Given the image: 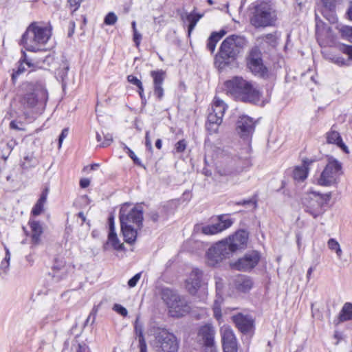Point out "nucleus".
<instances>
[{
	"mask_svg": "<svg viewBox=\"0 0 352 352\" xmlns=\"http://www.w3.org/2000/svg\"><path fill=\"white\" fill-rule=\"evenodd\" d=\"M217 231L220 233L229 228L233 224V220L228 218L226 214H221L217 217V222L212 223Z\"/></svg>",
	"mask_w": 352,
	"mask_h": 352,
	"instance_id": "bb28decb",
	"label": "nucleus"
},
{
	"mask_svg": "<svg viewBox=\"0 0 352 352\" xmlns=\"http://www.w3.org/2000/svg\"><path fill=\"white\" fill-rule=\"evenodd\" d=\"M97 311H98L97 308H96V307H94V309H92L91 312L90 313L89 316L87 318V320L85 321V324H87L89 323L91 317H93L92 322H94Z\"/></svg>",
	"mask_w": 352,
	"mask_h": 352,
	"instance_id": "69168bd1",
	"label": "nucleus"
},
{
	"mask_svg": "<svg viewBox=\"0 0 352 352\" xmlns=\"http://www.w3.org/2000/svg\"><path fill=\"white\" fill-rule=\"evenodd\" d=\"M149 218L151 220H152L153 222H157L159 220V214L155 211H152L149 213Z\"/></svg>",
	"mask_w": 352,
	"mask_h": 352,
	"instance_id": "338daca9",
	"label": "nucleus"
},
{
	"mask_svg": "<svg viewBox=\"0 0 352 352\" xmlns=\"http://www.w3.org/2000/svg\"><path fill=\"white\" fill-rule=\"evenodd\" d=\"M217 32H212L208 40L207 47L211 52H213L214 51L217 42L219 41V39H217V37H215L217 36Z\"/></svg>",
	"mask_w": 352,
	"mask_h": 352,
	"instance_id": "f704fd0d",
	"label": "nucleus"
},
{
	"mask_svg": "<svg viewBox=\"0 0 352 352\" xmlns=\"http://www.w3.org/2000/svg\"><path fill=\"white\" fill-rule=\"evenodd\" d=\"M141 38L142 35L138 32L137 30H135V31H133V41L137 47L140 45Z\"/></svg>",
	"mask_w": 352,
	"mask_h": 352,
	"instance_id": "680f3d73",
	"label": "nucleus"
},
{
	"mask_svg": "<svg viewBox=\"0 0 352 352\" xmlns=\"http://www.w3.org/2000/svg\"><path fill=\"white\" fill-rule=\"evenodd\" d=\"M127 80L130 83L137 86L138 89H142V82L137 77L133 75H129L127 76Z\"/></svg>",
	"mask_w": 352,
	"mask_h": 352,
	"instance_id": "a18cd8bd",
	"label": "nucleus"
},
{
	"mask_svg": "<svg viewBox=\"0 0 352 352\" xmlns=\"http://www.w3.org/2000/svg\"><path fill=\"white\" fill-rule=\"evenodd\" d=\"M331 61L339 66H343L346 65V60H344V58L341 56H333L331 58Z\"/></svg>",
	"mask_w": 352,
	"mask_h": 352,
	"instance_id": "3c124183",
	"label": "nucleus"
},
{
	"mask_svg": "<svg viewBox=\"0 0 352 352\" xmlns=\"http://www.w3.org/2000/svg\"><path fill=\"white\" fill-rule=\"evenodd\" d=\"M21 126H22V123L21 122H16V120H12L10 123V128L12 129L17 131L23 130Z\"/></svg>",
	"mask_w": 352,
	"mask_h": 352,
	"instance_id": "5fc2aeb1",
	"label": "nucleus"
},
{
	"mask_svg": "<svg viewBox=\"0 0 352 352\" xmlns=\"http://www.w3.org/2000/svg\"><path fill=\"white\" fill-rule=\"evenodd\" d=\"M43 206L44 203L40 202V201L38 200L32 210V214L34 216H38L41 214L43 210Z\"/></svg>",
	"mask_w": 352,
	"mask_h": 352,
	"instance_id": "a19ab883",
	"label": "nucleus"
},
{
	"mask_svg": "<svg viewBox=\"0 0 352 352\" xmlns=\"http://www.w3.org/2000/svg\"><path fill=\"white\" fill-rule=\"evenodd\" d=\"M187 143L184 140H179L175 144V150L178 153H182L186 148Z\"/></svg>",
	"mask_w": 352,
	"mask_h": 352,
	"instance_id": "49530a36",
	"label": "nucleus"
},
{
	"mask_svg": "<svg viewBox=\"0 0 352 352\" xmlns=\"http://www.w3.org/2000/svg\"><path fill=\"white\" fill-rule=\"evenodd\" d=\"M141 273H138L135 276H133L131 278H130L128 281V285L129 287H134L136 286L138 282L140 279Z\"/></svg>",
	"mask_w": 352,
	"mask_h": 352,
	"instance_id": "de8ad7c7",
	"label": "nucleus"
},
{
	"mask_svg": "<svg viewBox=\"0 0 352 352\" xmlns=\"http://www.w3.org/2000/svg\"><path fill=\"white\" fill-rule=\"evenodd\" d=\"M248 239V233L244 230H240L223 241H226L228 247L233 254L236 251L244 249L246 247Z\"/></svg>",
	"mask_w": 352,
	"mask_h": 352,
	"instance_id": "f3484780",
	"label": "nucleus"
},
{
	"mask_svg": "<svg viewBox=\"0 0 352 352\" xmlns=\"http://www.w3.org/2000/svg\"><path fill=\"white\" fill-rule=\"evenodd\" d=\"M227 94L235 99L243 102H256L258 101L260 93L252 82L242 77L235 76L225 82Z\"/></svg>",
	"mask_w": 352,
	"mask_h": 352,
	"instance_id": "7ed1b4c3",
	"label": "nucleus"
},
{
	"mask_svg": "<svg viewBox=\"0 0 352 352\" xmlns=\"http://www.w3.org/2000/svg\"><path fill=\"white\" fill-rule=\"evenodd\" d=\"M314 160L305 158L300 166H296L293 171V178L298 182L305 181L309 173V167L314 163Z\"/></svg>",
	"mask_w": 352,
	"mask_h": 352,
	"instance_id": "412c9836",
	"label": "nucleus"
},
{
	"mask_svg": "<svg viewBox=\"0 0 352 352\" xmlns=\"http://www.w3.org/2000/svg\"><path fill=\"white\" fill-rule=\"evenodd\" d=\"M227 109V104L217 96L214 98L211 111L208 113V120L206 124V129L210 134L217 133Z\"/></svg>",
	"mask_w": 352,
	"mask_h": 352,
	"instance_id": "1a4fd4ad",
	"label": "nucleus"
},
{
	"mask_svg": "<svg viewBox=\"0 0 352 352\" xmlns=\"http://www.w3.org/2000/svg\"><path fill=\"white\" fill-rule=\"evenodd\" d=\"M342 51L344 54H347L350 59H352V45H344Z\"/></svg>",
	"mask_w": 352,
	"mask_h": 352,
	"instance_id": "13d9d810",
	"label": "nucleus"
},
{
	"mask_svg": "<svg viewBox=\"0 0 352 352\" xmlns=\"http://www.w3.org/2000/svg\"><path fill=\"white\" fill-rule=\"evenodd\" d=\"M213 311H214V317L216 318L219 319L221 316V309L218 305L217 300H215V302H214Z\"/></svg>",
	"mask_w": 352,
	"mask_h": 352,
	"instance_id": "6e6d98bb",
	"label": "nucleus"
},
{
	"mask_svg": "<svg viewBox=\"0 0 352 352\" xmlns=\"http://www.w3.org/2000/svg\"><path fill=\"white\" fill-rule=\"evenodd\" d=\"M67 276L66 270L63 268L56 269V267H53L52 277L55 281L58 282L63 279Z\"/></svg>",
	"mask_w": 352,
	"mask_h": 352,
	"instance_id": "72a5a7b5",
	"label": "nucleus"
},
{
	"mask_svg": "<svg viewBox=\"0 0 352 352\" xmlns=\"http://www.w3.org/2000/svg\"><path fill=\"white\" fill-rule=\"evenodd\" d=\"M236 289L242 292H248L253 285L252 280L247 276H239L234 280Z\"/></svg>",
	"mask_w": 352,
	"mask_h": 352,
	"instance_id": "a878e982",
	"label": "nucleus"
},
{
	"mask_svg": "<svg viewBox=\"0 0 352 352\" xmlns=\"http://www.w3.org/2000/svg\"><path fill=\"white\" fill-rule=\"evenodd\" d=\"M52 36V28L41 22H32L27 28L21 39V45L29 52H47L45 45Z\"/></svg>",
	"mask_w": 352,
	"mask_h": 352,
	"instance_id": "f257e3e1",
	"label": "nucleus"
},
{
	"mask_svg": "<svg viewBox=\"0 0 352 352\" xmlns=\"http://www.w3.org/2000/svg\"><path fill=\"white\" fill-rule=\"evenodd\" d=\"M157 346L163 352H177L178 342L175 336L166 329H159L155 333Z\"/></svg>",
	"mask_w": 352,
	"mask_h": 352,
	"instance_id": "9b49d317",
	"label": "nucleus"
},
{
	"mask_svg": "<svg viewBox=\"0 0 352 352\" xmlns=\"http://www.w3.org/2000/svg\"><path fill=\"white\" fill-rule=\"evenodd\" d=\"M277 19L276 11L270 2L258 1L254 6L250 23L256 28L273 26Z\"/></svg>",
	"mask_w": 352,
	"mask_h": 352,
	"instance_id": "39448f33",
	"label": "nucleus"
},
{
	"mask_svg": "<svg viewBox=\"0 0 352 352\" xmlns=\"http://www.w3.org/2000/svg\"><path fill=\"white\" fill-rule=\"evenodd\" d=\"M232 320L239 330L243 333H249L254 329V320L249 315L237 314L234 315Z\"/></svg>",
	"mask_w": 352,
	"mask_h": 352,
	"instance_id": "a211bd4d",
	"label": "nucleus"
},
{
	"mask_svg": "<svg viewBox=\"0 0 352 352\" xmlns=\"http://www.w3.org/2000/svg\"><path fill=\"white\" fill-rule=\"evenodd\" d=\"M203 272L199 269H194L186 280V288L188 292L195 295L201 287Z\"/></svg>",
	"mask_w": 352,
	"mask_h": 352,
	"instance_id": "6ab92c4d",
	"label": "nucleus"
},
{
	"mask_svg": "<svg viewBox=\"0 0 352 352\" xmlns=\"http://www.w3.org/2000/svg\"><path fill=\"white\" fill-rule=\"evenodd\" d=\"M145 145H146V147L149 151H152L153 147H152L151 140L150 136H149V131H146V136H145Z\"/></svg>",
	"mask_w": 352,
	"mask_h": 352,
	"instance_id": "052dcab7",
	"label": "nucleus"
},
{
	"mask_svg": "<svg viewBox=\"0 0 352 352\" xmlns=\"http://www.w3.org/2000/svg\"><path fill=\"white\" fill-rule=\"evenodd\" d=\"M250 165V162L248 157L241 159L239 158L236 162V167L233 170L228 171V173H223L224 175L231 174L233 172L242 171L245 168L248 167ZM221 175L223 173H221Z\"/></svg>",
	"mask_w": 352,
	"mask_h": 352,
	"instance_id": "c756f323",
	"label": "nucleus"
},
{
	"mask_svg": "<svg viewBox=\"0 0 352 352\" xmlns=\"http://www.w3.org/2000/svg\"><path fill=\"white\" fill-rule=\"evenodd\" d=\"M49 192V188L46 187L42 192L39 199H38L40 202L45 203Z\"/></svg>",
	"mask_w": 352,
	"mask_h": 352,
	"instance_id": "bf43d9fd",
	"label": "nucleus"
},
{
	"mask_svg": "<svg viewBox=\"0 0 352 352\" xmlns=\"http://www.w3.org/2000/svg\"><path fill=\"white\" fill-rule=\"evenodd\" d=\"M247 45L248 41L244 36L233 34L227 37L221 44L215 56L217 67L223 69L234 62Z\"/></svg>",
	"mask_w": 352,
	"mask_h": 352,
	"instance_id": "f03ea898",
	"label": "nucleus"
},
{
	"mask_svg": "<svg viewBox=\"0 0 352 352\" xmlns=\"http://www.w3.org/2000/svg\"><path fill=\"white\" fill-rule=\"evenodd\" d=\"M120 225L124 241L129 244L133 243L137 237V230L138 228L133 226H128L125 224Z\"/></svg>",
	"mask_w": 352,
	"mask_h": 352,
	"instance_id": "393cba45",
	"label": "nucleus"
},
{
	"mask_svg": "<svg viewBox=\"0 0 352 352\" xmlns=\"http://www.w3.org/2000/svg\"><path fill=\"white\" fill-rule=\"evenodd\" d=\"M331 197V192L320 194L316 192H309L303 199V205L306 212L314 218L322 215L325 212V206Z\"/></svg>",
	"mask_w": 352,
	"mask_h": 352,
	"instance_id": "0eeeda50",
	"label": "nucleus"
},
{
	"mask_svg": "<svg viewBox=\"0 0 352 352\" xmlns=\"http://www.w3.org/2000/svg\"><path fill=\"white\" fill-rule=\"evenodd\" d=\"M214 279H215L217 294L219 295L220 293L221 292V290H222L223 286V279L221 278L217 277V276H215Z\"/></svg>",
	"mask_w": 352,
	"mask_h": 352,
	"instance_id": "09e8293b",
	"label": "nucleus"
},
{
	"mask_svg": "<svg viewBox=\"0 0 352 352\" xmlns=\"http://www.w3.org/2000/svg\"><path fill=\"white\" fill-rule=\"evenodd\" d=\"M77 352H90L89 347L85 344H79Z\"/></svg>",
	"mask_w": 352,
	"mask_h": 352,
	"instance_id": "774afa93",
	"label": "nucleus"
},
{
	"mask_svg": "<svg viewBox=\"0 0 352 352\" xmlns=\"http://www.w3.org/2000/svg\"><path fill=\"white\" fill-rule=\"evenodd\" d=\"M221 334L223 352H237L236 339L232 330L224 328Z\"/></svg>",
	"mask_w": 352,
	"mask_h": 352,
	"instance_id": "aec40b11",
	"label": "nucleus"
},
{
	"mask_svg": "<svg viewBox=\"0 0 352 352\" xmlns=\"http://www.w3.org/2000/svg\"><path fill=\"white\" fill-rule=\"evenodd\" d=\"M124 149L126 151L128 155L133 160V162L140 166H142L141 161L139 158L135 155L134 152L131 150L126 145H124Z\"/></svg>",
	"mask_w": 352,
	"mask_h": 352,
	"instance_id": "58836bf2",
	"label": "nucleus"
},
{
	"mask_svg": "<svg viewBox=\"0 0 352 352\" xmlns=\"http://www.w3.org/2000/svg\"><path fill=\"white\" fill-rule=\"evenodd\" d=\"M326 139L328 144H336L345 153H349L348 147L342 142V138L338 131L331 129L326 133Z\"/></svg>",
	"mask_w": 352,
	"mask_h": 352,
	"instance_id": "5701e85b",
	"label": "nucleus"
},
{
	"mask_svg": "<svg viewBox=\"0 0 352 352\" xmlns=\"http://www.w3.org/2000/svg\"><path fill=\"white\" fill-rule=\"evenodd\" d=\"M139 347L140 352H147L146 343L144 338L143 331L141 329L139 333Z\"/></svg>",
	"mask_w": 352,
	"mask_h": 352,
	"instance_id": "ea45409f",
	"label": "nucleus"
},
{
	"mask_svg": "<svg viewBox=\"0 0 352 352\" xmlns=\"http://www.w3.org/2000/svg\"><path fill=\"white\" fill-rule=\"evenodd\" d=\"M36 160L34 157L33 154H30L24 157L23 161L21 163V167L23 169H28L32 167L36 166Z\"/></svg>",
	"mask_w": 352,
	"mask_h": 352,
	"instance_id": "2f4dec72",
	"label": "nucleus"
},
{
	"mask_svg": "<svg viewBox=\"0 0 352 352\" xmlns=\"http://www.w3.org/2000/svg\"><path fill=\"white\" fill-rule=\"evenodd\" d=\"M32 232V241L34 244H38L40 242V237L43 233V228L38 221H31L29 222Z\"/></svg>",
	"mask_w": 352,
	"mask_h": 352,
	"instance_id": "c85d7f7f",
	"label": "nucleus"
},
{
	"mask_svg": "<svg viewBox=\"0 0 352 352\" xmlns=\"http://www.w3.org/2000/svg\"><path fill=\"white\" fill-rule=\"evenodd\" d=\"M328 247L330 250H334L338 258H340L342 251L340 248V244L334 239H330L327 242Z\"/></svg>",
	"mask_w": 352,
	"mask_h": 352,
	"instance_id": "473e14b6",
	"label": "nucleus"
},
{
	"mask_svg": "<svg viewBox=\"0 0 352 352\" xmlns=\"http://www.w3.org/2000/svg\"><path fill=\"white\" fill-rule=\"evenodd\" d=\"M82 0H68L71 7H74V11H76L80 6Z\"/></svg>",
	"mask_w": 352,
	"mask_h": 352,
	"instance_id": "e2e57ef3",
	"label": "nucleus"
},
{
	"mask_svg": "<svg viewBox=\"0 0 352 352\" xmlns=\"http://www.w3.org/2000/svg\"><path fill=\"white\" fill-rule=\"evenodd\" d=\"M201 232L206 235H214L219 233L212 223L203 226Z\"/></svg>",
	"mask_w": 352,
	"mask_h": 352,
	"instance_id": "e433bc0d",
	"label": "nucleus"
},
{
	"mask_svg": "<svg viewBox=\"0 0 352 352\" xmlns=\"http://www.w3.org/2000/svg\"><path fill=\"white\" fill-rule=\"evenodd\" d=\"M349 320H352V303L345 302L342 306L338 318L334 320L333 323L335 325H338L342 322Z\"/></svg>",
	"mask_w": 352,
	"mask_h": 352,
	"instance_id": "b1692460",
	"label": "nucleus"
},
{
	"mask_svg": "<svg viewBox=\"0 0 352 352\" xmlns=\"http://www.w3.org/2000/svg\"><path fill=\"white\" fill-rule=\"evenodd\" d=\"M248 68L254 75L264 77L267 72L266 67L263 63L261 52L258 47H252L247 58Z\"/></svg>",
	"mask_w": 352,
	"mask_h": 352,
	"instance_id": "4468645a",
	"label": "nucleus"
},
{
	"mask_svg": "<svg viewBox=\"0 0 352 352\" xmlns=\"http://www.w3.org/2000/svg\"><path fill=\"white\" fill-rule=\"evenodd\" d=\"M256 122L248 116H241L236 122V131L241 138L249 140L254 131Z\"/></svg>",
	"mask_w": 352,
	"mask_h": 352,
	"instance_id": "dca6fc26",
	"label": "nucleus"
},
{
	"mask_svg": "<svg viewBox=\"0 0 352 352\" xmlns=\"http://www.w3.org/2000/svg\"><path fill=\"white\" fill-rule=\"evenodd\" d=\"M162 298L166 302L169 314L172 317L184 316L190 310V306L186 298L168 288L162 290Z\"/></svg>",
	"mask_w": 352,
	"mask_h": 352,
	"instance_id": "423d86ee",
	"label": "nucleus"
},
{
	"mask_svg": "<svg viewBox=\"0 0 352 352\" xmlns=\"http://www.w3.org/2000/svg\"><path fill=\"white\" fill-rule=\"evenodd\" d=\"M341 31L343 34L352 38V27L344 26L342 27Z\"/></svg>",
	"mask_w": 352,
	"mask_h": 352,
	"instance_id": "0e129e2a",
	"label": "nucleus"
},
{
	"mask_svg": "<svg viewBox=\"0 0 352 352\" xmlns=\"http://www.w3.org/2000/svg\"><path fill=\"white\" fill-rule=\"evenodd\" d=\"M104 141L101 143L100 146L101 147H106L109 146L111 142H113V136L111 134L107 133L106 134L102 133Z\"/></svg>",
	"mask_w": 352,
	"mask_h": 352,
	"instance_id": "37998d69",
	"label": "nucleus"
},
{
	"mask_svg": "<svg viewBox=\"0 0 352 352\" xmlns=\"http://www.w3.org/2000/svg\"><path fill=\"white\" fill-rule=\"evenodd\" d=\"M120 224L133 226L141 229L143 221V210L141 206L133 207L129 212L124 207H122L120 211Z\"/></svg>",
	"mask_w": 352,
	"mask_h": 352,
	"instance_id": "f8f14e48",
	"label": "nucleus"
},
{
	"mask_svg": "<svg viewBox=\"0 0 352 352\" xmlns=\"http://www.w3.org/2000/svg\"><path fill=\"white\" fill-rule=\"evenodd\" d=\"M108 241L115 250H122L124 248V245L120 242L116 232H109Z\"/></svg>",
	"mask_w": 352,
	"mask_h": 352,
	"instance_id": "7c9ffc66",
	"label": "nucleus"
},
{
	"mask_svg": "<svg viewBox=\"0 0 352 352\" xmlns=\"http://www.w3.org/2000/svg\"><path fill=\"white\" fill-rule=\"evenodd\" d=\"M342 174V164L333 157H329L327 163L320 173L317 183L322 186L337 185Z\"/></svg>",
	"mask_w": 352,
	"mask_h": 352,
	"instance_id": "6e6552de",
	"label": "nucleus"
},
{
	"mask_svg": "<svg viewBox=\"0 0 352 352\" xmlns=\"http://www.w3.org/2000/svg\"><path fill=\"white\" fill-rule=\"evenodd\" d=\"M69 130L67 128L63 129L58 138V148L61 147L64 139L67 136Z\"/></svg>",
	"mask_w": 352,
	"mask_h": 352,
	"instance_id": "603ef678",
	"label": "nucleus"
},
{
	"mask_svg": "<svg viewBox=\"0 0 352 352\" xmlns=\"http://www.w3.org/2000/svg\"><path fill=\"white\" fill-rule=\"evenodd\" d=\"M232 255L226 241L221 240L215 243L207 250L206 263L209 266L216 267Z\"/></svg>",
	"mask_w": 352,
	"mask_h": 352,
	"instance_id": "9d476101",
	"label": "nucleus"
},
{
	"mask_svg": "<svg viewBox=\"0 0 352 352\" xmlns=\"http://www.w3.org/2000/svg\"><path fill=\"white\" fill-rule=\"evenodd\" d=\"M113 309L122 316H126L128 311L125 307L119 304H115Z\"/></svg>",
	"mask_w": 352,
	"mask_h": 352,
	"instance_id": "c03bdc74",
	"label": "nucleus"
},
{
	"mask_svg": "<svg viewBox=\"0 0 352 352\" xmlns=\"http://www.w3.org/2000/svg\"><path fill=\"white\" fill-rule=\"evenodd\" d=\"M151 76L153 79L154 94L160 100L164 96L162 85L165 79L166 73L162 70L151 71Z\"/></svg>",
	"mask_w": 352,
	"mask_h": 352,
	"instance_id": "4be33fe9",
	"label": "nucleus"
},
{
	"mask_svg": "<svg viewBox=\"0 0 352 352\" xmlns=\"http://www.w3.org/2000/svg\"><path fill=\"white\" fill-rule=\"evenodd\" d=\"M260 260V254L257 251H251L246 253L236 261L230 263L232 269L239 271H249L253 269Z\"/></svg>",
	"mask_w": 352,
	"mask_h": 352,
	"instance_id": "2eb2a0df",
	"label": "nucleus"
},
{
	"mask_svg": "<svg viewBox=\"0 0 352 352\" xmlns=\"http://www.w3.org/2000/svg\"><path fill=\"white\" fill-rule=\"evenodd\" d=\"M16 143L14 141H10L8 142L6 145V148L8 151V153L7 155H3L2 157L6 160L8 157L9 154L11 153L12 150L13 149L14 146H15Z\"/></svg>",
	"mask_w": 352,
	"mask_h": 352,
	"instance_id": "8fccbe9b",
	"label": "nucleus"
},
{
	"mask_svg": "<svg viewBox=\"0 0 352 352\" xmlns=\"http://www.w3.org/2000/svg\"><path fill=\"white\" fill-rule=\"evenodd\" d=\"M202 338L204 344H211L214 343V330L210 326L203 327L199 331Z\"/></svg>",
	"mask_w": 352,
	"mask_h": 352,
	"instance_id": "cd10ccee",
	"label": "nucleus"
},
{
	"mask_svg": "<svg viewBox=\"0 0 352 352\" xmlns=\"http://www.w3.org/2000/svg\"><path fill=\"white\" fill-rule=\"evenodd\" d=\"M24 94L21 96L20 104L27 114L26 111L33 109L36 107L44 109L48 94L45 87L41 84L26 83L23 85Z\"/></svg>",
	"mask_w": 352,
	"mask_h": 352,
	"instance_id": "20e7f679",
	"label": "nucleus"
},
{
	"mask_svg": "<svg viewBox=\"0 0 352 352\" xmlns=\"http://www.w3.org/2000/svg\"><path fill=\"white\" fill-rule=\"evenodd\" d=\"M118 20V17L114 12H109L104 19V23L108 25H114Z\"/></svg>",
	"mask_w": 352,
	"mask_h": 352,
	"instance_id": "4c0bfd02",
	"label": "nucleus"
},
{
	"mask_svg": "<svg viewBox=\"0 0 352 352\" xmlns=\"http://www.w3.org/2000/svg\"><path fill=\"white\" fill-rule=\"evenodd\" d=\"M186 20L189 22L188 34H190L196 26L197 23L199 21V18H196V16L192 13H190L186 14Z\"/></svg>",
	"mask_w": 352,
	"mask_h": 352,
	"instance_id": "c9c22d12",
	"label": "nucleus"
},
{
	"mask_svg": "<svg viewBox=\"0 0 352 352\" xmlns=\"http://www.w3.org/2000/svg\"><path fill=\"white\" fill-rule=\"evenodd\" d=\"M235 204L236 205H239V206H245V205H248V204H252V205L254 206V207H256V201L253 200L252 199H245V200H243V201H241L236 202Z\"/></svg>",
	"mask_w": 352,
	"mask_h": 352,
	"instance_id": "4d7b16f0",
	"label": "nucleus"
},
{
	"mask_svg": "<svg viewBox=\"0 0 352 352\" xmlns=\"http://www.w3.org/2000/svg\"><path fill=\"white\" fill-rule=\"evenodd\" d=\"M263 39L272 46H275L276 44V37L274 34H267L263 37Z\"/></svg>",
	"mask_w": 352,
	"mask_h": 352,
	"instance_id": "79ce46f5",
	"label": "nucleus"
},
{
	"mask_svg": "<svg viewBox=\"0 0 352 352\" xmlns=\"http://www.w3.org/2000/svg\"><path fill=\"white\" fill-rule=\"evenodd\" d=\"M53 60V56H52L50 54L45 55L43 58H28L26 53L23 52L22 56L20 59V64L18 67L16 74L19 75L24 72L26 70L25 65H26L28 68H32V69H34L37 67L43 68L45 66H49Z\"/></svg>",
	"mask_w": 352,
	"mask_h": 352,
	"instance_id": "ddd939ff",
	"label": "nucleus"
},
{
	"mask_svg": "<svg viewBox=\"0 0 352 352\" xmlns=\"http://www.w3.org/2000/svg\"><path fill=\"white\" fill-rule=\"evenodd\" d=\"M202 352H217V349L214 343L211 344H204Z\"/></svg>",
	"mask_w": 352,
	"mask_h": 352,
	"instance_id": "864d4df0",
	"label": "nucleus"
}]
</instances>
